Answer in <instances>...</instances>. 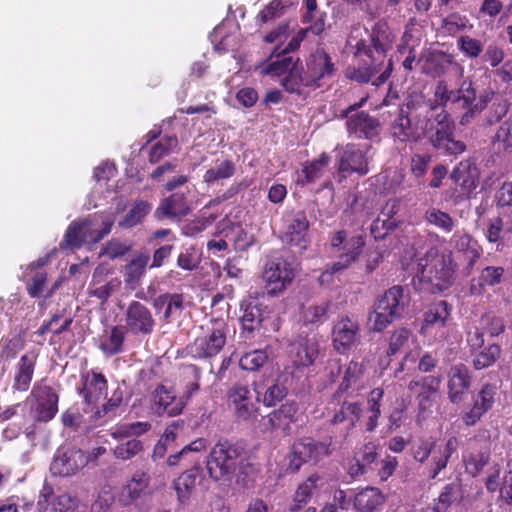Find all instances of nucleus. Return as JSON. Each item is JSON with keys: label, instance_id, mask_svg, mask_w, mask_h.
<instances>
[{"label": "nucleus", "instance_id": "21", "mask_svg": "<svg viewBox=\"0 0 512 512\" xmlns=\"http://www.w3.org/2000/svg\"><path fill=\"white\" fill-rule=\"evenodd\" d=\"M447 396L452 404H460L464 401L472 384V375L469 368L458 363L452 365L447 374Z\"/></svg>", "mask_w": 512, "mask_h": 512}, {"label": "nucleus", "instance_id": "60", "mask_svg": "<svg viewBox=\"0 0 512 512\" xmlns=\"http://www.w3.org/2000/svg\"><path fill=\"white\" fill-rule=\"evenodd\" d=\"M377 448L378 445L374 442L364 444L359 452V458H357V469L354 471L353 467H351V473L355 475L364 474L366 472V467L376 461L378 456Z\"/></svg>", "mask_w": 512, "mask_h": 512}, {"label": "nucleus", "instance_id": "22", "mask_svg": "<svg viewBox=\"0 0 512 512\" xmlns=\"http://www.w3.org/2000/svg\"><path fill=\"white\" fill-rule=\"evenodd\" d=\"M299 416L298 403L288 400L266 416L267 429L270 431L280 430L284 436H289L292 434V424L298 422Z\"/></svg>", "mask_w": 512, "mask_h": 512}, {"label": "nucleus", "instance_id": "4", "mask_svg": "<svg viewBox=\"0 0 512 512\" xmlns=\"http://www.w3.org/2000/svg\"><path fill=\"white\" fill-rule=\"evenodd\" d=\"M424 127L430 144L444 154L457 156L466 150V144L455 139V123L446 109L427 114Z\"/></svg>", "mask_w": 512, "mask_h": 512}, {"label": "nucleus", "instance_id": "32", "mask_svg": "<svg viewBox=\"0 0 512 512\" xmlns=\"http://www.w3.org/2000/svg\"><path fill=\"white\" fill-rule=\"evenodd\" d=\"M505 269L502 266H486L481 269L477 277H473L469 285V293L472 296H482L486 287L500 285L504 279Z\"/></svg>", "mask_w": 512, "mask_h": 512}, {"label": "nucleus", "instance_id": "7", "mask_svg": "<svg viewBox=\"0 0 512 512\" xmlns=\"http://www.w3.org/2000/svg\"><path fill=\"white\" fill-rule=\"evenodd\" d=\"M454 274L451 258L435 252L420 259L416 277L429 283L433 290L444 291L452 285Z\"/></svg>", "mask_w": 512, "mask_h": 512}, {"label": "nucleus", "instance_id": "3", "mask_svg": "<svg viewBox=\"0 0 512 512\" xmlns=\"http://www.w3.org/2000/svg\"><path fill=\"white\" fill-rule=\"evenodd\" d=\"M244 448L238 447L227 440L218 441L211 449L206 468L209 477L214 481L230 479L247 462Z\"/></svg>", "mask_w": 512, "mask_h": 512}, {"label": "nucleus", "instance_id": "29", "mask_svg": "<svg viewBox=\"0 0 512 512\" xmlns=\"http://www.w3.org/2000/svg\"><path fill=\"white\" fill-rule=\"evenodd\" d=\"M202 474V468L196 464L186 469L173 481V488L177 495V500L181 505L189 503L194 491L196 490L198 479Z\"/></svg>", "mask_w": 512, "mask_h": 512}, {"label": "nucleus", "instance_id": "5", "mask_svg": "<svg viewBox=\"0 0 512 512\" xmlns=\"http://www.w3.org/2000/svg\"><path fill=\"white\" fill-rule=\"evenodd\" d=\"M407 304L408 295L404 293L402 286L394 285L386 290L373 305L370 316L373 331L382 332L394 321L400 319Z\"/></svg>", "mask_w": 512, "mask_h": 512}, {"label": "nucleus", "instance_id": "26", "mask_svg": "<svg viewBox=\"0 0 512 512\" xmlns=\"http://www.w3.org/2000/svg\"><path fill=\"white\" fill-rule=\"evenodd\" d=\"M151 303L165 323H171L179 318L184 310V296L179 293H161L154 297Z\"/></svg>", "mask_w": 512, "mask_h": 512}, {"label": "nucleus", "instance_id": "27", "mask_svg": "<svg viewBox=\"0 0 512 512\" xmlns=\"http://www.w3.org/2000/svg\"><path fill=\"white\" fill-rule=\"evenodd\" d=\"M306 72L312 80L313 88H318L321 86L322 80L334 76L336 68L330 55L324 50L318 49L307 62Z\"/></svg>", "mask_w": 512, "mask_h": 512}, {"label": "nucleus", "instance_id": "19", "mask_svg": "<svg viewBox=\"0 0 512 512\" xmlns=\"http://www.w3.org/2000/svg\"><path fill=\"white\" fill-rule=\"evenodd\" d=\"M337 170L344 178L354 173L366 175L369 172L366 154L356 144L348 143L338 152Z\"/></svg>", "mask_w": 512, "mask_h": 512}, {"label": "nucleus", "instance_id": "59", "mask_svg": "<svg viewBox=\"0 0 512 512\" xmlns=\"http://www.w3.org/2000/svg\"><path fill=\"white\" fill-rule=\"evenodd\" d=\"M81 228L80 220L71 222L60 242V248L63 250L68 248H81L85 244V237L83 236Z\"/></svg>", "mask_w": 512, "mask_h": 512}, {"label": "nucleus", "instance_id": "45", "mask_svg": "<svg viewBox=\"0 0 512 512\" xmlns=\"http://www.w3.org/2000/svg\"><path fill=\"white\" fill-rule=\"evenodd\" d=\"M150 477L143 471H137L133 474L130 481L122 489V500L125 504H130L137 500L141 493L148 487Z\"/></svg>", "mask_w": 512, "mask_h": 512}, {"label": "nucleus", "instance_id": "17", "mask_svg": "<svg viewBox=\"0 0 512 512\" xmlns=\"http://www.w3.org/2000/svg\"><path fill=\"white\" fill-rule=\"evenodd\" d=\"M294 276V270L286 260L278 258L269 261L264 272L267 293L276 296L283 292L292 282Z\"/></svg>", "mask_w": 512, "mask_h": 512}, {"label": "nucleus", "instance_id": "33", "mask_svg": "<svg viewBox=\"0 0 512 512\" xmlns=\"http://www.w3.org/2000/svg\"><path fill=\"white\" fill-rule=\"evenodd\" d=\"M129 333L123 325H114L105 331L101 336L98 345L99 350L106 356L111 357L124 351L126 334Z\"/></svg>", "mask_w": 512, "mask_h": 512}, {"label": "nucleus", "instance_id": "28", "mask_svg": "<svg viewBox=\"0 0 512 512\" xmlns=\"http://www.w3.org/2000/svg\"><path fill=\"white\" fill-rule=\"evenodd\" d=\"M32 394L36 397L35 419L40 422H48L58 412L59 396L53 387L44 385L34 388Z\"/></svg>", "mask_w": 512, "mask_h": 512}, {"label": "nucleus", "instance_id": "2", "mask_svg": "<svg viewBox=\"0 0 512 512\" xmlns=\"http://www.w3.org/2000/svg\"><path fill=\"white\" fill-rule=\"evenodd\" d=\"M426 107L422 101L414 100L411 96L405 99L389 128L390 136L395 143H418L425 137Z\"/></svg>", "mask_w": 512, "mask_h": 512}, {"label": "nucleus", "instance_id": "24", "mask_svg": "<svg viewBox=\"0 0 512 512\" xmlns=\"http://www.w3.org/2000/svg\"><path fill=\"white\" fill-rule=\"evenodd\" d=\"M442 381L441 375H428L409 382L408 390L416 394L420 411H425L431 406L432 396L438 393Z\"/></svg>", "mask_w": 512, "mask_h": 512}, {"label": "nucleus", "instance_id": "40", "mask_svg": "<svg viewBox=\"0 0 512 512\" xmlns=\"http://www.w3.org/2000/svg\"><path fill=\"white\" fill-rule=\"evenodd\" d=\"M149 259L148 254L140 253L126 265L124 273L126 286L135 289L140 285V280L146 272Z\"/></svg>", "mask_w": 512, "mask_h": 512}, {"label": "nucleus", "instance_id": "6", "mask_svg": "<svg viewBox=\"0 0 512 512\" xmlns=\"http://www.w3.org/2000/svg\"><path fill=\"white\" fill-rule=\"evenodd\" d=\"M368 100V96L362 97L358 102L342 109L339 119H346L345 127L349 136L356 139L373 141L379 138L382 125L380 120L370 115L367 111H358Z\"/></svg>", "mask_w": 512, "mask_h": 512}, {"label": "nucleus", "instance_id": "49", "mask_svg": "<svg viewBox=\"0 0 512 512\" xmlns=\"http://www.w3.org/2000/svg\"><path fill=\"white\" fill-rule=\"evenodd\" d=\"M236 170V163L231 159H225L216 167L206 170L203 175V181L206 184H212L221 180L229 179L235 175Z\"/></svg>", "mask_w": 512, "mask_h": 512}, {"label": "nucleus", "instance_id": "43", "mask_svg": "<svg viewBox=\"0 0 512 512\" xmlns=\"http://www.w3.org/2000/svg\"><path fill=\"white\" fill-rule=\"evenodd\" d=\"M114 225V219L107 217L102 221V228L96 229L95 223L91 219L80 220V226L82 227V233L85 237V243L96 244L100 242L105 236H107Z\"/></svg>", "mask_w": 512, "mask_h": 512}, {"label": "nucleus", "instance_id": "11", "mask_svg": "<svg viewBox=\"0 0 512 512\" xmlns=\"http://www.w3.org/2000/svg\"><path fill=\"white\" fill-rule=\"evenodd\" d=\"M123 325L133 336H149L156 328L157 322L151 309L138 300H132L124 310Z\"/></svg>", "mask_w": 512, "mask_h": 512}, {"label": "nucleus", "instance_id": "63", "mask_svg": "<svg viewBox=\"0 0 512 512\" xmlns=\"http://www.w3.org/2000/svg\"><path fill=\"white\" fill-rule=\"evenodd\" d=\"M268 360V355L265 350H253L245 353L239 360V366L246 371L259 370Z\"/></svg>", "mask_w": 512, "mask_h": 512}, {"label": "nucleus", "instance_id": "54", "mask_svg": "<svg viewBox=\"0 0 512 512\" xmlns=\"http://www.w3.org/2000/svg\"><path fill=\"white\" fill-rule=\"evenodd\" d=\"M480 323L485 334L491 338L499 337L506 331V319L492 312L483 314Z\"/></svg>", "mask_w": 512, "mask_h": 512}, {"label": "nucleus", "instance_id": "13", "mask_svg": "<svg viewBox=\"0 0 512 512\" xmlns=\"http://www.w3.org/2000/svg\"><path fill=\"white\" fill-rule=\"evenodd\" d=\"M498 387L493 383H485L472 396V404L461 415L462 422L468 426L476 425L489 412L498 398Z\"/></svg>", "mask_w": 512, "mask_h": 512}, {"label": "nucleus", "instance_id": "8", "mask_svg": "<svg viewBox=\"0 0 512 512\" xmlns=\"http://www.w3.org/2000/svg\"><path fill=\"white\" fill-rule=\"evenodd\" d=\"M396 36L386 21L380 20L371 29L369 41L361 39L356 44V55H365L372 62L384 64Z\"/></svg>", "mask_w": 512, "mask_h": 512}, {"label": "nucleus", "instance_id": "50", "mask_svg": "<svg viewBox=\"0 0 512 512\" xmlns=\"http://www.w3.org/2000/svg\"><path fill=\"white\" fill-rule=\"evenodd\" d=\"M175 400L172 392L168 391L163 385L157 387L153 394V404L156 413L167 414L168 416H175L180 413V410L170 408V405Z\"/></svg>", "mask_w": 512, "mask_h": 512}, {"label": "nucleus", "instance_id": "52", "mask_svg": "<svg viewBox=\"0 0 512 512\" xmlns=\"http://www.w3.org/2000/svg\"><path fill=\"white\" fill-rule=\"evenodd\" d=\"M383 67L381 62H370L359 67H348L346 77L358 83H368Z\"/></svg>", "mask_w": 512, "mask_h": 512}, {"label": "nucleus", "instance_id": "1", "mask_svg": "<svg viewBox=\"0 0 512 512\" xmlns=\"http://www.w3.org/2000/svg\"><path fill=\"white\" fill-rule=\"evenodd\" d=\"M494 95L495 91L491 88H486L478 94L474 82L466 78L456 90H450L444 81L439 82L435 88L434 99L427 100L422 94L410 96L427 106L426 114L445 109L448 102H451L456 111L462 112L459 124L467 126L488 107Z\"/></svg>", "mask_w": 512, "mask_h": 512}, {"label": "nucleus", "instance_id": "62", "mask_svg": "<svg viewBox=\"0 0 512 512\" xmlns=\"http://www.w3.org/2000/svg\"><path fill=\"white\" fill-rule=\"evenodd\" d=\"M292 4L291 0H272L258 13L256 19L260 24L267 23L268 21L281 16L284 10Z\"/></svg>", "mask_w": 512, "mask_h": 512}, {"label": "nucleus", "instance_id": "41", "mask_svg": "<svg viewBox=\"0 0 512 512\" xmlns=\"http://www.w3.org/2000/svg\"><path fill=\"white\" fill-rule=\"evenodd\" d=\"M329 162L330 156L326 153H322L318 159L304 163L297 178V184L306 186L315 182L316 179L321 176L323 168H325Z\"/></svg>", "mask_w": 512, "mask_h": 512}, {"label": "nucleus", "instance_id": "51", "mask_svg": "<svg viewBox=\"0 0 512 512\" xmlns=\"http://www.w3.org/2000/svg\"><path fill=\"white\" fill-rule=\"evenodd\" d=\"M150 208V204L147 201L136 200L128 213L119 222V226L124 229H129L140 224L149 213Z\"/></svg>", "mask_w": 512, "mask_h": 512}, {"label": "nucleus", "instance_id": "12", "mask_svg": "<svg viewBox=\"0 0 512 512\" xmlns=\"http://www.w3.org/2000/svg\"><path fill=\"white\" fill-rule=\"evenodd\" d=\"M226 344V330L224 327H212L197 336L186 350L194 359H212L220 353Z\"/></svg>", "mask_w": 512, "mask_h": 512}, {"label": "nucleus", "instance_id": "23", "mask_svg": "<svg viewBox=\"0 0 512 512\" xmlns=\"http://www.w3.org/2000/svg\"><path fill=\"white\" fill-rule=\"evenodd\" d=\"M80 377L82 387L79 394L83 397L84 403L93 409L107 394L108 381L103 373L94 369L81 373Z\"/></svg>", "mask_w": 512, "mask_h": 512}, {"label": "nucleus", "instance_id": "38", "mask_svg": "<svg viewBox=\"0 0 512 512\" xmlns=\"http://www.w3.org/2000/svg\"><path fill=\"white\" fill-rule=\"evenodd\" d=\"M282 86L289 93L301 95L304 88H313L312 80H310L306 71H303L302 65L297 62L291 67L289 72L282 79Z\"/></svg>", "mask_w": 512, "mask_h": 512}, {"label": "nucleus", "instance_id": "58", "mask_svg": "<svg viewBox=\"0 0 512 512\" xmlns=\"http://www.w3.org/2000/svg\"><path fill=\"white\" fill-rule=\"evenodd\" d=\"M412 331L406 327H400L393 331L389 337L387 356H394L401 352L409 343Z\"/></svg>", "mask_w": 512, "mask_h": 512}, {"label": "nucleus", "instance_id": "48", "mask_svg": "<svg viewBox=\"0 0 512 512\" xmlns=\"http://www.w3.org/2000/svg\"><path fill=\"white\" fill-rule=\"evenodd\" d=\"M451 308L444 300L432 304L429 310L425 313L424 328L432 326L443 327L450 317Z\"/></svg>", "mask_w": 512, "mask_h": 512}, {"label": "nucleus", "instance_id": "55", "mask_svg": "<svg viewBox=\"0 0 512 512\" xmlns=\"http://www.w3.org/2000/svg\"><path fill=\"white\" fill-rule=\"evenodd\" d=\"M424 218L428 224L437 227L445 233H450L455 226L451 215L438 208L432 207L427 209Z\"/></svg>", "mask_w": 512, "mask_h": 512}, {"label": "nucleus", "instance_id": "47", "mask_svg": "<svg viewBox=\"0 0 512 512\" xmlns=\"http://www.w3.org/2000/svg\"><path fill=\"white\" fill-rule=\"evenodd\" d=\"M178 146V138L175 134L165 135L159 141L151 145L148 152V161L150 164L160 162L168 156Z\"/></svg>", "mask_w": 512, "mask_h": 512}, {"label": "nucleus", "instance_id": "57", "mask_svg": "<svg viewBox=\"0 0 512 512\" xmlns=\"http://www.w3.org/2000/svg\"><path fill=\"white\" fill-rule=\"evenodd\" d=\"M502 349L497 343L489 344L480 351L473 359V367L482 370L492 366L501 356Z\"/></svg>", "mask_w": 512, "mask_h": 512}, {"label": "nucleus", "instance_id": "16", "mask_svg": "<svg viewBox=\"0 0 512 512\" xmlns=\"http://www.w3.org/2000/svg\"><path fill=\"white\" fill-rule=\"evenodd\" d=\"M360 339V326L355 317H339L333 324L332 343L339 353L350 350Z\"/></svg>", "mask_w": 512, "mask_h": 512}, {"label": "nucleus", "instance_id": "53", "mask_svg": "<svg viewBox=\"0 0 512 512\" xmlns=\"http://www.w3.org/2000/svg\"><path fill=\"white\" fill-rule=\"evenodd\" d=\"M511 103L507 99H500L492 103L484 115L482 126L490 127L502 123L510 110Z\"/></svg>", "mask_w": 512, "mask_h": 512}, {"label": "nucleus", "instance_id": "39", "mask_svg": "<svg viewBox=\"0 0 512 512\" xmlns=\"http://www.w3.org/2000/svg\"><path fill=\"white\" fill-rule=\"evenodd\" d=\"M490 451L488 448L470 447L463 455L466 472L473 477L478 476L489 463Z\"/></svg>", "mask_w": 512, "mask_h": 512}, {"label": "nucleus", "instance_id": "36", "mask_svg": "<svg viewBox=\"0 0 512 512\" xmlns=\"http://www.w3.org/2000/svg\"><path fill=\"white\" fill-rule=\"evenodd\" d=\"M384 398V390L380 387L372 389L367 397L366 418L364 428L366 432H374L381 417V406Z\"/></svg>", "mask_w": 512, "mask_h": 512}, {"label": "nucleus", "instance_id": "20", "mask_svg": "<svg viewBox=\"0 0 512 512\" xmlns=\"http://www.w3.org/2000/svg\"><path fill=\"white\" fill-rule=\"evenodd\" d=\"M227 398L233 407L234 416L238 422H248L256 418L258 407L252 400L248 386L234 384L228 390Z\"/></svg>", "mask_w": 512, "mask_h": 512}, {"label": "nucleus", "instance_id": "30", "mask_svg": "<svg viewBox=\"0 0 512 512\" xmlns=\"http://www.w3.org/2000/svg\"><path fill=\"white\" fill-rule=\"evenodd\" d=\"M38 355L34 351L23 354L15 366L12 388L15 391L26 392L33 379Z\"/></svg>", "mask_w": 512, "mask_h": 512}, {"label": "nucleus", "instance_id": "10", "mask_svg": "<svg viewBox=\"0 0 512 512\" xmlns=\"http://www.w3.org/2000/svg\"><path fill=\"white\" fill-rule=\"evenodd\" d=\"M479 170L476 164L470 160L461 161L450 174L455 188L451 191L450 199L454 205H458L472 198L479 184Z\"/></svg>", "mask_w": 512, "mask_h": 512}, {"label": "nucleus", "instance_id": "44", "mask_svg": "<svg viewBox=\"0 0 512 512\" xmlns=\"http://www.w3.org/2000/svg\"><path fill=\"white\" fill-rule=\"evenodd\" d=\"M459 447V440L456 436H450L445 445L442 448H439V455L434 454L433 456V464L434 467L431 469L429 476L434 479L438 476V474L446 468L449 460L453 456V454H457V450Z\"/></svg>", "mask_w": 512, "mask_h": 512}, {"label": "nucleus", "instance_id": "15", "mask_svg": "<svg viewBox=\"0 0 512 512\" xmlns=\"http://www.w3.org/2000/svg\"><path fill=\"white\" fill-rule=\"evenodd\" d=\"M89 457L79 448L57 450L51 463L50 470L53 475L69 477L75 475L89 463Z\"/></svg>", "mask_w": 512, "mask_h": 512}, {"label": "nucleus", "instance_id": "64", "mask_svg": "<svg viewBox=\"0 0 512 512\" xmlns=\"http://www.w3.org/2000/svg\"><path fill=\"white\" fill-rule=\"evenodd\" d=\"M457 497V486L454 484L445 485L430 512H447L451 504L457 500Z\"/></svg>", "mask_w": 512, "mask_h": 512}, {"label": "nucleus", "instance_id": "31", "mask_svg": "<svg viewBox=\"0 0 512 512\" xmlns=\"http://www.w3.org/2000/svg\"><path fill=\"white\" fill-rule=\"evenodd\" d=\"M290 354L296 368L309 367L318 358V342L315 339L300 338L292 344Z\"/></svg>", "mask_w": 512, "mask_h": 512}, {"label": "nucleus", "instance_id": "9", "mask_svg": "<svg viewBox=\"0 0 512 512\" xmlns=\"http://www.w3.org/2000/svg\"><path fill=\"white\" fill-rule=\"evenodd\" d=\"M329 454L330 444L307 436L298 438L291 445L287 470L290 473H297L304 464L308 462L318 463Z\"/></svg>", "mask_w": 512, "mask_h": 512}, {"label": "nucleus", "instance_id": "56", "mask_svg": "<svg viewBox=\"0 0 512 512\" xmlns=\"http://www.w3.org/2000/svg\"><path fill=\"white\" fill-rule=\"evenodd\" d=\"M364 373V367L361 363L351 360L345 370L342 381L335 392L336 394H343L347 392L352 386H354L362 377Z\"/></svg>", "mask_w": 512, "mask_h": 512}, {"label": "nucleus", "instance_id": "61", "mask_svg": "<svg viewBox=\"0 0 512 512\" xmlns=\"http://www.w3.org/2000/svg\"><path fill=\"white\" fill-rule=\"evenodd\" d=\"M492 144L504 151L512 150V114L500 124L492 137Z\"/></svg>", "mask_w": 512, "mask_h": 512}, {"label": "nucleus", "instance_id": "34", "mask_svg": "<svg viewBox=\"0 0 512 512\" xmlns=\"http://www.w3.org/2000/svg\"><path fill=\"white\" fill-rule=\"evenodd\" d=\"M319 481H321V477L317 473H313L297 486L289 512H300L308 504L318 490Z\"/></svg>", "mask_w": 512, "mask_h": 512}, {"label": "nucleus", "instance_id": "18", "mask_svg": "<svg viewBox=\"0 0 512 512\" xmlns=\"http://www.w3.org/2000/svg\"><path fill=\"white\" fill-rule=\"evenodd\" d=\"M347 245L350 248L346 252L340 253L337 261L320 274L318 282L321 286L331 284L334 281V274L336 272L349 268L358 260L366 245L365 237L363 235L353 236Z\"/></svg>", "mask_w": 512, "mask_h": 512}, {"label": "nucleus", "instance_id": "42", "mask_svg": "<svg viewBox=\"0 0 512 512\" xmlns=\"http://www.w3.org/2000/svg\"><path fill=\"white\" fill-rule=\"evenodd\" d=\"M240 309L242 311L240 320L245 330L252 332L261 325L263 315L260 304L256 300H243Z\"/></svg>", "mask_w": 512, "mask_h": 512}, {"label": "nucleus", "instance_id": "37", "mask_svg": "<svg viewBox=\"0 0 512 512\" xmlns=\"http://www.w3.org/2000/svg\"><path fill=\"white\" fill-rule=\"evenodd\" d=\"M385 502V496L376 487H366L354 497V508L357 512H376Z\"/></svg>", "mask_w": 512, "mask_h": 512}, {"label": "nucleus", "instance_id": "25", "mask_svg": "<svg viewBox=\"0 0 512 512\" xmlns=\"http://www.w3.org/2000/svg\"><path fill=\"white\" fill-rule=\"evenodd\" d=\"M309 227L310 224L305 212L298 211L287 220L283 240L300 249H306L309 243Z\"/></svg>", "mask_w": 512, "mask_h": 512}, {"label": "nucleus", "instance_id": "35", "mask_svg": "<svg viewBox=\"0 0 512 512\" xmlns=\"http://www.w3.org/2000/svg\"><path fill=\"white\" fill-rule=\"evenodd\" d=\"M158 210L168 218H180L186 216L191 208L185 193L174 192L162 199Z\"/></svg>", "mask_w": 512, "mask_h": 512}, {"label": "nucleus", "instance_id": "14", "mask_svg": "<svg viewBox=\"0 0 512 512\" xmlns=\"http://www.w3.org/2000/svg\"><path fill=\"white\" fill-rule=\"evenodd\" d=\"M340 394H333L332 400L329 405L332 406V415L329 418V423L332 426L344 425L345 434L347 437L360 421L363 414L362 403L359 401L343 400L340 401Z\"/></svg>", "mask_w": 512, "mask_h": 512}, {"label": "nucleus", "instance_id": "46", "mask_svg": "<svg viewBox=\"0 0 512 512\" xmlns=\"http://www.w3.org/2000/svg\"><path fill=\"white\" fill-rule=\"evenodd\" d=\"M330 302L323 301L320 304H312L302 308L301 320L305 326H319L328 319Z\"/></svg>", "mask_w": 512, "mask_h": 512}]
</instances>
